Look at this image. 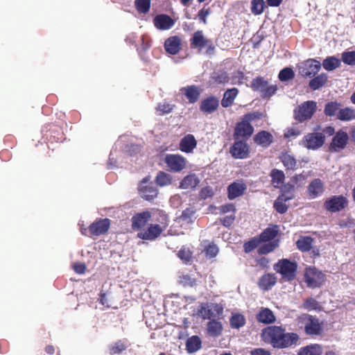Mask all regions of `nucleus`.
<instances>
[{"mask_svg":"<svg viewBox=\"0 0 355 355\" xmlns=\"http://www.w3.org/2000/svg\"><path fill=\"white\" fill-rule=\"evenodd\" d=\"M261 338L274 348L285 349L295 345L300 338L297 334L288 333L282 327L270 326L262 330Z\"/></svg>","mask_w":355,"mask_h":355,"instance_id":"1","label":"nucleus"},{"mask_svg":"<svg viewBox=\"0 0 355 355\" xmlns=\"http://www.w3.org/2000/svg\"><path fill=\"white\" fill-rule=\"evenodd\" d=\"M157 214L159 217L157 220L159 224H150L146 230L137 234V237L143 240L153 241L157 239L168 226V216L163 211L158 210Z\"/></svg>","mask_w":355,"mask_h":355,"instance_id":"2","label":"nucleus"},{"mask_svg":"<svg viewBox=\"0 0 355 355\" xmlns=\"http://www.w3.org/2000/svg\"><path fill=\"white\" fill-rule=\"evenodd\" d=\"M297 324L303 328L307 336L320 335L323 331V322L315 316L304 313L298 318Z\"/></svg>","mask_w":355,"mask_h":355,"instance_id":"3","label":"nucleus"},{"mask_svg":"<svg viewBox=\"0 0 355 355\" xmlns=\"http://www.w3.org/2000/svg\"><path fill=\"white\" fill-rule=\"evenodd\" d=\"M274 270L286 281H293L296 277L297 263L288 259H282L274 265Z\"/></svg>","mask_w":355,"mask_h":355,"instance_id":"4","label":"nucleus"},{"mask_svg":"<svg viewBox=\"0 0 355 355\" xmlns=\"http://www.w3.org/2000/svg\"><path fill=\"white\" fill-rule=\"evenodd\" d=\"M190 47L193 49H198L199 53L203 48H205V53L209 55H214L216 49L213 42L206 38L202 31H197L193 34L190 39Z\"/></svg>","mask_w":355,"mask_h":355,"instance_id":"5","label":"nucleus"},{"mask_svg":"<svg viewBox=\"0 0 355 355\" xmlns=\"http://www.w3.org/2000/svg\"><path fill=\"white\" fill-rule=\"evenodd\" d=\"M250 87L253 91L260 92L261 96L263 98L267 99L275 95L277 91V86L276 85H270L268 80H265L262 76H257L253 78Z\"/></svg>","mask_w":355,"mask_h":355,"instance_id":"6","label":"nucleus"},{"mask_svg":"<svg viewBox=\"0 0 355 355\" xmlns=\"http://www.w3.org/2000/svg\"><path fill=\"white\" fill-rule=\"evenodd\" d=\"M317 110V103L313 101H307L294 110V118L299 122H304L311 119Z\"/></svg>","mask_w":355,"mask_h":355,"instance_id":"7","label":"nucleus"},{"mask_svg":"<svg viewBox=\"0 0 355 355\" xmlns=\"http://www.w3.org/2000/svg\"><path fill=\"white\" fill-rule=\"evenodd\" d=\"M349 204L347 198L343 195L331 196L324 201V209L330 213L340 212Z\"/></svg>","mask_w":355,"mask_h":355,"instance_id":"8","label":"nucleus"},{"mask_svg":"<svg viewBox=\"0 0 355 355\" xmlns=\"http://www.w3.org/2000/svg\"><path fill=\"white\" fill-rule=\"evenodd\" d=\"M320 69V62L313 58H309L297 65L299 74L304 78L314 77Z\"/></svg>","mask_w":355,"mask_h":355,"instance_id":"9","label":"nucleus"},{"mask_svg":"<svg viewBox=\"0 0 355 355\" xmlns=\"http://www.w3.org/2000/svg\"><path fill=\"white\" fill-rule=\"evenodd\" d=\"M325 279V275L315 267H309L305 270L304 281L310 288L320 287Z\"/></svg>","mask_w":355,"mask_h":355,"instance_id":"10","label":"nucleus"},{"mask_svg":"<svg viewBox=\"0 0 355 355\" xmlns=\"http://www.w3.org/2000/svg\"><path fill=\"white\" fill-rule=\"evenodd\" d=\"M164 163L170 171L178 173L187 167V160L179 154H167L164 157Z\"/></svg>","mask_w":355,"mask_h":355,"instance_id":"11","label":"nucleus"},{"mask_svg":"<svg viewBox=\"0 0 355 355\" xmlns=\"http://www.w3.org/2000/svg\"><path fill=\"white\" fill-rule=\"evenodd\" d=\"M230 153L234 159H247L250 155V148L246 140H234V144L230 148Z\"/></svg>","mask_w":355,"mask_h":355,"instance_id":"12","label":"nucleus"},{"mask_svg":"<svg viewBox=\"0 0 355 355\" xmlns=\"http://www.w3.org/2000/svg\"><path fill=\"white\" fill-rule=\"evenodd\" d=\"M254 131V127L246 122L243 119L236 123L234 127L233 137L234 140L242 139L248 140L253 135Z\"/></svg>","mask_w":355,"mask_h":355,"instance_id":"13","label":"nucleus"},{"mask_svg":"<svg viewBox=\"0 0 355 355\" xmlns=\"http://www.w3.org/2000/svg\"><path fill=\"white\" fill-rule=\"evenodd\" d=\"M325 141V136L322 132H312L306 135L302 140V145L309 150H317L322 147Z\"/></svg>","mask_w":355,"mask_h":355,"instance_id":"14","label":"nucleus"},{"mask_svg":"<svg viewBox=\"0 0 355 355\" xmlns=\"http://www.w3.org/2000/svg\"><path fill=\"white\" fill-rule=\"evenodd\" d=\"M111 225V220L107 218H98L90 224V234L93 236H98L105 234Z\"/></svg>","mask_w":355,"mask_h":355,"instance_id":"15","label":"nucleus"},{"mask_svg":"<svg viewBox=\"0 0 355 355\" xmlns=\"http://www.w3.org/2000/svg\"><path fill=\"white\" fill-rule=\"evenodd\" d=\"M348 140L349 136L346 132L338 131L329 144V150L331 152H339L346 147Z\"/></svg>","mask_w":355,"mask_h":355,"instance_id":"16","label":"nucleus"},{"mask_svg":"<svg viewBox=\"0 0 355 355\" xmlns=\"http://www.w3.org/2000/svg\"><path fill=\"white\" fill-rule=\"evenodd\" d=\"M219 107V99L210 95L203 98L200 103V110L206 114H210L215 112Z\"/></svg>","mask_w":355,"mask_h":355,"instance_id":"17","label":"nucleus"},{"mask_svg":"<svg viewBox=\"0 0 355 355\" xmlns=\"http://www.w3.org/2000/svg\"><path fill=\"white\" fill-rule=\"evenodd\" d=\"M246 189L247 186L244 181L243 180H237L228 185L227 188V198L230 200H234L242 196Z\"/></svg>","mask_w":355,"mask_h":355,"instance_id":"18","label":"nucleus"},{"mask_svg":"<svg viewBox=\"0 0 355 355\" xmlns=\"http://www.w3.org/2000/svg\"><path fill=\"white\" fill-rule=\"evenodd\" d=\"M324 191V184L320 178L313 179L307 187V195L311 199L320 196Z\"/></svg>","mask_w":355,"mask_h":355,"instance_id":"19","label":"nucleus"},{"mask_svg":"<svg viewBox=\"0 0 355 355\" xmlns=\"http://www.w3.org/2000/svg\"><path fill=\"white\" fill-rule=\"evenodd\" d=\"M148 178H144L141 181L139 188V193L142 198L146 200H152L157 196V189L153 184L144 186L143 184L147 183Z\"/></svg>","mask_w":355,"mask_h":355,"instance_id":"20","label":"nucleus"},{"mask_svg":"<svg viewBox=\"0 0 355 355\" xmlns=\"http://www.w3.org/2000/svg\"><path fill=\"white\" fill-rule=\"evenodd\" d=\"M151 218V213L145 211L136 214L132 217V229L134 230H140L145 227Z\"/></svg>","mask_w":355,"mask_h":355,"instance_id":"21","label":"nucleus"},{"mask_svg":"<svg viewBox=\"0 0 355 355\" xmlns=\"http://www.w3.org/2000/svg\"><path fill=\"white\" fill-rule=\"evenodd\" d=\"M182 40L179 36L175 35L168 37L164 42L166 51L171 55L178 54L181 50Z\"/></svg>","mask_w":355,"mask_h":355,"instance_id":"22","label":"nucleus"},{"mask_svg":"<svg viewBox=\"0 0 355 355\" xmlns=\"http://www.w3.org/2000/svg\"><path fill=\"white\" fill-rule=\"evenodd\" d=\"M197 146V141L191 134H188L181 139L179 149L184 153H191Z\"/></svg>","mask_w":355,"mask_h":355,"instance_id":"23","label":"nucleus"},{"mask_svg":"<svg viewBox=\"0 0 355 355\" xmlns=\"http://www.w3.org/2000/svg\"><path fill=\"white\" fill-rule=\"evenodd\" d=\"M153 23L159 30H168L173 26L175 21L170 16L161 14L154 18Z\"/></svg>","mask_w":355,"mask_h":355,"instance_id":"24","label":"nucleus"},{"mask_svg":"<svg viewBox=\"0 0 355 355\" xmlns=\"http://www.w3.org/2000/svg\"><path fill=\"white\" fill-rule=\"evenodd\" d=\"M180 92L188 99L190 103H196L200 98L201 90L196 85H190L180 89Z\"/></svg>","mask_w":355,"mask_h":355,"instance_id":"25","label":"nucleus"},{"mask_svg":"<svg viewBox=\"0 0 355 355\" xmlns=\"http://www.w3.org/2000/svg\"><path fill=\"white\" fill-rule=\"evenodd\" d=\"M253 140L256 144L263 148H267L272 144L273 137L269 132L261 130L254 136Z\"/></svg>","mask_w":355,"mask_h":355,"instance_id":"26","label":"nucleus"},{"mask_svg":"<svg viewBox=\"0 0 355 355\" xmlns=\"http://www.w3.org/2000/svg\"><path fill=\"white\" fill-rule=\"evenodd\" d=\"M239 89L236 87L227 89L223 94L221 100V105L224 108L231 107L234 102L235 98L239 94Z\"/></svg>","mask_w":355,"mask_h":355,"instance_id":"27","label":"nucleus"},{"mask_svg":"<svg viewBox=\"0 0 355 355\" xmlns=\"http://www.w3.org/2000/svg\"><path fill=\"white\" fill-rule=\"evenodd\" d=\"M277 282L275 274L266 273L260 277L258 282L259 287L263 291L270 290Z\"/></svg>","mask_w":355,"mask_h":355,"instance_id":"28","label":"nucleus"},{"mask_svg":"<svg viewBox=\"0 0 355 355\" xmlns=\"http://www.w3.org/2000/svg\"><path fill=\"white\" fill-rule=\"evenodd\" d=\"M315 239L310 236H300L296 241L297 248L302 252H308L312 250Z\"/></svg>","mask_w":355,"mask_h":355,"instance_id":"29","label":"nucleus"},{"mask_svg":"<svg viewBox=\"0 0 355 355\" xmlns=\"http://www.w3.org/2000/svg\"><path fill=\"white\" fill-rule=\"evenodd\" d=\"M311 78V79L309 83V87L313 91L320 89L321 87H324L328 82V76L325 73H321L318 76H315Z\"/></svg>","mask_w":355,"mask_h":355,"instance_id":"30","label":"nucleus"},{"mask_svg":"<svg viewBox=\"0 0 355 355\" xmlns=\"http://www.w3.org/2000/svg\"><path fill=\"white\" fill-rule=\"evenodd\" d=\"M230 80L229 74L226 71H219L212 73L210 77V84L215 86L224 85L228 83Z\"/></svg>","mask_w":355,"mask_h":355,"instance_id":"31","label":"nucleus"},{"mask_svg":"<svg viewBox=\"0 0 355 355\" xmlns=\"http://www.w3.org/2000/svg\"><path fill=\"white\" fill-rule=\"evenodd\" d=\"M200 180L196 174H189L185 176L180 183V187L183 189H194L199 184Z\"/></svg>","mask_w":355,"mask_h":355,"instance_id":"32","label":"nucleus"},{"mask_svg":"<svg viewBox=\"0 0 355 355\" xmlns=\"http://www.w3.org/2000/svg\"><path fill=\"white\" fill-rule=\"evenodd\" d=\"M223 331L221 323L216 320H211L207 324V333L211 337H218Z\"/></svg>","mask_w":355,"mask_h":355,"instance_id":"33","label":"nucleus"},{"mask_svg":"<svg viewBox=\"0 0 355 355\" xmlns=\"http://www.w3.org/2000/svg\"><path fill=\"white\" fill-rule=\"evenodd\" d=\"M278 234L277 225L269 227L265 229L259 236L261 242H270Z\"/></svg>","mask_w":355,"mask_h":355,"instance_id":"34","label":"nucleus"},{"mask_svg":"<svg viewBox=\"0 0 355 355\" xmlns=\"http://www.w3.org/2000/svg\"><path fill=\"white\" fill-rule=\"evenodd\" d=\"M279 159L286 170L295 171L297 168V160L288 153H282Z\"/></svg>","mask_w":355,"mask_h":355,"instance_id":"35","label":"nucleus"},{"mask_svg":"<svg viewBox=\"0 0 355 355\" xmlns=\"http://www.w3.org/2000/svg\"><path fill=\"white\" fill-rule=\"evenodd\" d=\"M202 347V341L198 336L189 338L186 342V349L188 353H194Z\"/></svg>","mask_w":355,"mask_h":355,"instance_id":"36","label":"nucleus"},{"mask_svg":"<svg viewBox=\"0 0 355 355\" xmlns=\"http://www.w3.org/2000/svg\"><path fill=\"white\" fill-rule=\"evenodd\" d=\"M337 119L342 121H349L355 119V110L345 107L344 108H340L337 114Z\"/></svg>","mask_w":355,"mask_h":355,"instance_id":"37","label":"nucleus"},{"mask_svg":"<svg viewBox=\"0 0 355 355\" xmlns=\"http://www.w3.org/2000/svg\"><path fill=\"white\" fill-rule=\"evenodd\" d=\"M295 191V185L294 184L288 182L285 184H283L282 187H280V195L279 197H282L283 199L288 201L292 200L295 197L294 194Z\"/></svg>","mask_w":355,"mask_h":355,"instance_id":"38","label":"nucleus"},{"mask_svg":"<svg viewBox=\"0 0 355 355\" xmlns=\"http://www.w3.org/2000/svg\"><path fill=\"white\" fill-rule=\"evenodd\" d=\"M270 176L271 178L272 184L275 188H280L285 180L284 173L281 170L274 168L271 171Z\"/></svg>","mask_w":355,"mask_h":355,"instance_id":"39","label":"nucleus"},{"mask_svg":"<svg viewBox=\"0 0 355 355\" xmlns=\"http://www.w3.org/2000/svg\"><path fill=\"white\" fill-rule=\"evenodd\" d=\"M327 71H333L340 66V60L335 56H329L323 60L321 66Z\"/></svg>","mask_w":355,"mask_h":355,"instance_id":"40","label":"nucleus"},{"mask_svg":"<svg viewBox=\"0 0 355 355\" xmlns=\"http://www.w3.org/2000/svg\"><path fill=\"white\" fill-rule=\"evenodd\" d=\"M128 347L126 340H119L109 347L110 355L118 354L125 351Z\"/></svg>","mask_w":355,"mask_h":355,"instance_id":"41","label":"nucleus"},{"mask_svg":"<svg viewBox=\"0 0 355 355\" xmlns=\"http://www.w3.org/2000/svg\"><path fill=\"white\" fill-rule=\"evenodd\" d=\"M341 104L336 101H330L325 104L324 113L327 116H337V114L340 110Z\"/></svg>","mask_w":355,"mask_h":355,"instance_id":"42","label":"nucleus"},{"mask_svg":"<svg viewBox=\"0 0 355 355\" xmlns=\"http://www.w3.org/2000/svg\"><path fill=\"white\" fill-rule=\"evenodd\" d=\"M322 352L320 345H313L301 348L297 355H322Z\"/></svg>","mask_w":355,"mask_h":355,"instance_id":"43","label":"nucleus"},{"mask_svg":"<svg viewBox=\"0 0 355 355\" xmlns=\"http://www.w3.org/2000/svg\"><path fill=\"white\" fill-rule=\"evenodd\" d=\"M175 107V105L168 103L166 101L159 103L155 107L158 115L162 116L171 113Z\"/></svg>","mask_w":355,"mask_h":355,"instance_id":"44","label":"nucleus"},{"mask_svg":"<svg viewBox=\"0 0 355 355\" xmlns=\"http://www.w3.org/2000/svg\"><path fill=\"white\" fill-rule=\"evenodd\" d=\"M230 322L232 328L239 329L245 324V318L242 314L236 312L230 318Z\"/></svg>","mask_w":355,"mask_h":355,"instance_id":"45","label":"nucleus"},{"mask_svg":"<svg viewBox=\"0 0 355 355\" xmlns=\"http://www.w3.org/2000/svg\"><path fill=\"white\" fill-rule=\"evenodd\" d=\"M171 180L172 179L171 175L164 171H159L155 178L157 184L160 187H164L171 184Z\"/></svg>","mask_w":355,"mask_h":355,"instance_id":"46","label":"nucleus"},{"mask_svg":"<svg viewBox=\"0 0 355 355\" xmlns=\"http://www.w3.org/2000/svg\"><path fill=\"white\" fill-rule=\"evenodd\" d=\"M257 319L259 322L263 324L273 323L276 320L273 312H259Z\"/></svg>","mask_w":355,"mask_h":355,"instance_id":"47","label":"nucleus"},{"mask_svg":"<svg viewBox=\"0 0 355 355\" xmlns=\"http://www.w3.org/2000/svg\"><path fill=\"white\" fill-rule=\"evenodd\" d=\"M180 219L187 224H189L193 222L196 219V211L193 208H187L185 209L182 215L180 217Z\"/></svg>","mask_w":355,"mask_h":355,"instance_id":"48","label":"nucleus"},{"mask_svg":"<svg viewBox=\"0 0 355 355\" xmlns=\"http://www.w3.org/2000/svg\"><path fill=\"white\" fill-rule=\"evenodd\" d=\"M295 78V73L292 68L285 67L282 69L279 74L278 78L282 82L288 81L293 80Z\"/></svg>","mask_w":355,"mask_h":355,"instance_id":"49","label":"nucleus"},{"mask_svg":"<svg viewBox=\"0 0 355 355\" xmlns=\"http://www.w3.org/2000/svg\"><path fill=\"white\" fill-rule=\"evenodd\" d=\"M277 247L278 241H270L260 246L258 249V253L259 254H267L274 251Z\"/></svg>","mask_w":355,"mask_h":355,"instance_id":"50","label":"nucleus"},{"mask_svg":"<svg viewBox=\"0 0 355 355\" xmlns=\"http://www.w3.org/2000/svg\"><path fill=\"white\" fill-rule=\"evenodd\" d=\"M302 308L309 311H320L322 307L315 299L310 297L304 300Z\"/></svg>","mask_w":355,"mask_h":355,"instance_id":"51","label":"nucleus"},{"mask_svg":"<svg viewBox=\"0 0 355 355\" xmlns=\"http://www.w3.org/2000/svg\"><path fill=\"white\" fill-rule=\"evenodd\" d=\"M265 8V1L263 0H252L251 12L255 15H261Z\"/></svg>","mask_w":355,"mask_h":355,"instance_id":"52","label":"nucleus"},{"mask_svg":"<svg viewBox=\"0 0 355 355\" xmlns=\"http://www.w3.org/2000/svg\"><path fill=\"white\" fill-rule=\"evenodd\" d=\"M135 7L139 13H147L150 8V0H135Z\"/></svg>","mask_w":355,"mask_h":355,"instance_id":"53","label":"nucleus"},{"mask_svg":"<svg viewBox=\"0 0 355 355\" xmlns=\"http://www.w3.org/2000/svg\"><path fill=\"white\" fill-rule=\"evenodd\" d=\"M178 282L183 286L193 287L196 284V279L188 274H182L178 277Z\"/></svg>","mask_w":355,"mask_h":355,"instance_id":"54","label":"nucleus"},{"mask_svg":"<svg viewBox=\"0 0 355 355\" xmlns=\"http://www.w3.org/2000/svg\"><path fill=\"white\" fill-rule=\"evenodd\" d=\"M224 306L221 303H202L199 305L197 311H223Z\"/></svg>","mask_w":355,"mask_h":355,"instance_id":"55","label":"nucleus"},{"mask_svg":"<svg viewBox=\"0 0 355 355\" xmlns=\"http://www.w3.org/2000/svg\"><path fill=\"white\" fill-rule=\"evenodd\" d=\"M286 202L287 200L278 196L274 202V209L281 214L286 213L288 210V206L286 205Z\"/></svg>","mask_w":355,"mask_h":355,"instance_id":"56","label":"nucleus"},{"mask_svg":"<svg viewBox=\"0 0 355 355\" xmlns=\"http://www.w3.org/2000/svg\"><path fill=\"white\" fill-rule=\"evenodd\" d=\"M261 241L259 237H253L250 241L245 242L243 245L244 251L246 253H249L257 248L261 243Z\"/></svg>","mask_w":355,"mask_h":355,"instance_id":"57","label":"nucleus"},{"mask_svg":"<svg viewBox=\"0 0 355 355\" xmlns=\"http://www.w3.org/2000/svg\"><path fill=\"white\" fill-rule=\"evenodd\" d=\"M264 116L265 115L262 112H252L244 114L242 119H243V120H245L246 122L251 123V122L256 120H260L263 119Z\"/></svg>","mask_w":355,"mask_h":355,"instance_id":"58","label":"nucleus"},{"mask_svg":"<svg viewBox=\"0 0 355 355\" xmlns=\"http://www.w3.org/2000/svg\"><path fill=\"white\" fill-rule=\"evenodd\" d=\"M341 59L345 64L355 65V51H346L343 53Z\"/></svg>","mask_w":355,"mask_h":355,"instance_id":"59","label":"nucleus"},{"mask_svg":"<svg viewBox=\"0 0 355 355\" xmlns=\"http://www.w3.org/2000/svg\"><path fill=\"white\" fill-rule=\"evenodd\" d=\"M191 252L187 248H182L179 250L178 256L184 263H189L191 260L192 257Z\"/></svg>","mask_w":355,"mask_h":355,"instance_id":"60","label":"nucleus"},{"mask_svg":"<svg viewBox=\"0 0 355 355\" xmlns=\"http://www.w3.org/2000/svg\"><path fill=\"white\" fill-rule=\"evenodd\" d=\"M211 10L209 8L203 7L198 11V17L199 20L204 24H207V17L210 14Z\"/></svg>","mask_w":355,"mask_h":355,"instance_id":"61","label":"nucleus"},{"mask_svg":"<svg viewBox=\"0 0 355 355\" xmlns=\"http://www.w3.org/2000/svg\"><path fill=\"white\" fill-rule=\"evenodd\" d=\"M100 303L105 308H113L110 295L105 293L101 292L100 293Z\"/></svg>","mask_w":355,"mask_h":355,"instance_id":"62","label":"nucleus"},{"mask_svg":"<svg viewBox=\"0 0 355 355\" xmlns=\"http://www.w3.org/2000/svg\"><path fill=\"white\" fill-rule=\"evenodd\" d=\"M205 254L209 258H213L216 256L218 254V250L216 245L214 244H209L206 248H205Z\"/></svg>","mask_w":355,"mask_h":355,"instance_id":"63","label":"nucleus"},{"mask_svg":"<svg viewBox=\"0 0 355 355\" xmlns=\"http://www.w3.org/2000/svg\"><path fill=\"white\" fill-rule=\"evenodd\" d=\"M306 176L304 175L303 173L297 174L294 175L291 178L292 184H297V186L300 187L302 184H304V182L306 180Z\"/></svg>","mask_w":355,"mask_h":355,"instance_id":"64","label":"nucleus"}]
</instances>
